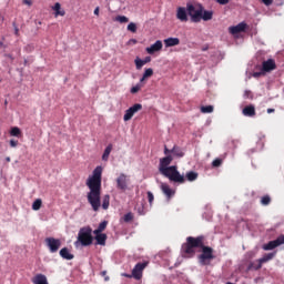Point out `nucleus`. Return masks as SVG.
I'll return each instance as SVG.
<instances>
[{
	"label": "nucleus",
	"mask_w": 284,
	"mask_h": 284,
	"mask_svg": "<svg viewBox=\"0 0 284 284\" xmlns=\"http://www.w3.org/2000/svg\"><path fill=\"white\" fill-rule=\"evenodd\" d=\"M99 12H100V9H99V7H97V8L94 9V11H93V14H95V17H99Z\"/></svg>",
	"instance_id": "3c124183"
},
{
	"label": "nucleus",
	"mask_w": 284,
	"mask_h": 284,
	"mask_svg": "<svg viewBox=\"0 0 284 284\" xmlns=\"http://www.w3.org/2000/svg\"><path fill=\"white\" fill-rule=\"evenodd\" d=\"M242 114H244V116H256V108H254L252 104L246 105L243 109Z\"/></svg>",
	"instance_id": "f3484780"
},
{
	"label": "nucleus",
	"mask_w": 284,
	"mask_h": 284,
	"mask_svg": "<svg viewBox=\"0 0 284 284\" xmlns=\"http://www.w3.org/2000/svg\"><path fill=\"white\" fill-rule=\"evenodd\" d=\"M262 70L263 72H272V70H276V62L272 59L264 61L262 63Z\"/></svg>",
	"instance_id": "4468645a"
},
{
	"label": "nucleus",
	"mask_w": 284,
	"mask_h": 284,
	"mask_svg": "<svg viewBox=\"0 0 284 284\" xmlns=\"http://www.w3.org/2000/svg\"><path fill=\"white\" fill-rule=\"evenodd\" d=\"M116 187L118 190H121L122 192H125L128 190V175L124 173H121L116 179Z\"/></svg>",
	"instance_id": "9b49d317"
},
{
	"label": "nucleus",
	"mask_w": 284,
	"mask_h": 284,
	"mask_svg": "<svg viewBox=\"0 0 284 284\" xmlns=\"http://www.w3.org/2000/svg\"><path fill=\"white\" fill-rule=\"evenodd\" d=\"M213 17H214V11H207L203 7V12L201 13V20H203V21H212Z\"/></svg>",
	"instance_id": "412c9836"
},
{
	"label": "nucleus",
	"mask_w": 284,
	"mask_h": 284,
	"mask_svg": "<svg viewBox=\"0 0 284 284\" xmlns=\"http://www.w3.org/2000/svg\"><path fill=\"white\" fill-rule=\"evenodd\" d=\"M122 220L124 221V223H130L132 221H134V215L132 213H126Z\"/></svg>",
	"instance_id": "f704fd0d"
},
{
	"label": "nucleus",
	"mask_w": 284,
	"mask_h": 284,
	"mask_svg": "<svg viewBox=\"0 0 284 284\" xmlns=\"http://www.w3.org/2000/svg\"><path fill=\"white\" fill-rule=\"evenodd\" d=\"M196 248L202 250V254L197 256L200 265H210L214 258V248L205 246V236L203 235L186 237V242L182 244L181 252L185 258H192L196 254Z\"/></svg>",
	"instance_id": "f257e3e1"
},
{
	"label": "nucleus",
	"mask_w": 284,
	"mask_h": 284,
	"mask_svg": "<svg viewBox=\"0 0 284 284\" xmlns=\"http://www.w3.org/2000/svg\"><path fill=\"white\" fill-rule=\"evenodd\" d=\"M52 10H54V16L55 17H65V10L61 9V3L57 2Z\"/></svg>",
	"instance_id": "5701e85b"
},
{
	"label": "nucleus",
	"mask_w": 284,
	"mask_h": 284,
	"mask_svg": "<svg viewBox=\"0 0 284 284\" xmlns=\"http://www.w3.org/2000/svg\"><path fill=\"white\" fill-rule=\"evenodd\" d=\"M141 110H143V105L140 103H135L132 106H130L123 116L124 121H131L132 116H134L136 114V112H141Z\"/></svg>",
	"instance_id": "1a4fd4ad"
},
{
	"label": "nucleus",
	"mask_w": 284,
	"mask_h": 284,
	"mask_svg": "<svg viewBox=\"0 0 284 284\" xmlns=\"http://www.w3.org/2000/svg\"><path fill=\"white\" fill-rule=\"evenodd\" d=\"M10 135L11 136H21V129H19V126H13L10 130Z\"/></svg>",
	"instance_id": "7c9ffc66"
},
{
	"label": "nucleus",
	"mask_w": 284,
	"mask_h": 284,
	"mask_svg": "<svg viewBox=\"0 0 284 284\" xmlns=\"http://www.w3.org/2000/svg\"><path fill=\"white\" fill-rule=\"evenodd\" d=\"M141 84H136L135 87L131 88V94H136V92L141 91Z\"/></svg>",
	"instance_id": "58836bf2"
},
{
	"label": "nucleus",
	"mask_w": 284,
	"mask_h": 284,
	"mask_svg": "<svg viewBox=\"0 0 284 284\" xmlns=\"http://www.w3.org/2000/svg\"><path fill=\"white\" fill-rule=\"evenodd\" d=\"M126 30H129V32L135 33L136 32V23H134V22L129 23L126 27Z\"/></svg>",
	"instance_id": "c9c22d12"
},
{
	"label": "nucleus",
	"mask_w": 284,
	"mask_h": 284,
	"mask_svg": "<svg viewBox=\"0 0 284 284\" xmlns=\"http://www.w3.org/2000/svg\"><path fill=\"white\" fill-rule=\"evenodd\" d=\"M41 205H43V201H41V199H37L33 204H32V210H34V212L41 210Z\"/></svg>",
	"instance_id": "c756f323"
},
{
	"label": "nucleus",
	"mask_w": 284,
	"mask_h": 284,
	"mask_svg": "<svg viewBox=\"0 0 284 284\" xmlns=\"http://www.w3.org/2000/svg\"><path fill=\"white\" fill-rule=\"evenodd\" d=\"M153 75H154V69L152 68L145 69L142 78L140 79V83H143L145 79H150V77H153Z\"/></svg>",
	"instance_id": "b1692460"
},
{
	"label": "nucleus",
	"mask_w": 284,
	"mask_h": 284,
	"mask_svg": "<svg viewBox=\"0 0 284 284\" xmlns=\"http://www.w3.org/2000/svg\"><path fill=\"white\" fill-rule=\"evenodd\" d=\"M274 256H276V252L265 254L263 257L257 260V263L250 264L248 270H255V271L261 270V267H263V263H267V262L272 261V258H274Z\"/></svg>",
	"instance_id": "0eeeda50"
},
{
	"label": "nucleus",
	"mask_w": 284,
	"mask_h": 284,
	"mask_svg": "<svg viewBox=\"0 0 284 284\" xmlns=\"http://www.w3.org/2000/svg\"><path fill=\"white\" fill-rule=\"evenodd\" d=\"M114 21H118V23H128L130 19L125 16H116Z\"/></svg>",
	"instance_id": "2f4dec72"
},
{
	"label": "nucleus",
	"mask_w": 284,
	"mask_h": 284,
	"mask_svg": "<svg viewBox=\"0 0 284 284\" xmlns=\"http://www.w3.org/2000/svg\"><path fill=\"white\" fill-rule=\"evenodd\" d=\"M95 235V245H105V241H108V235L105 233H98Z\"/></svg>",
	"instance_id": "aec40b11"
},
{
	"label": "nucleus",
	"mask_w": 284,
	"mask_h": 284,
	"mask_svg": "<svg viewBox=\"0 0 284 284\" xmlns=\"http://www.w3.org/2000/svg\"><path fill=\"white\" fill-rule=\"evenodd\" d=\"M14 26V34L16 37H19V27L16 26V23H13Z\"/></svg>",
	"instance_id": "49530a36"
},
{
	"label": "nucleus",
	"mask_w": 284,
	"mask_h": 284,
	"mask_svg": "<svg viewBox=\"0 0 284 284\" xmlns=\"http://www.w3.org/2000/svg\"><path fill=\"white\" fill-rule=\"evenodd\" d=\"M6 161H7V163H10V161H11L10 156H7Z\"/></svg>",
	"instance_id": "bf43d9fd"
},
{
	"label": "nucleus",
	"mask_w": 284,
	"mask_h": 284,
	"mask_svg": "<svg viewBox=\"0 0 284 284\" xmlns=\"http://www.w3.org/2000/svg\"><path fill=\"white\" fill-rule=\"evenodd\" d=\"M110 207V195L106 194L102 199V210H108Z\"/></svg>",
	"instance_id": "cd10ccee"
},
{
	"label": "nucleus",
	"mask_w": 284,
	"mask_h": 284,
	"mask_svg": "<svg viewBox=\"0 0 284 284\" xmlns=\"http://www.w3.org/2000/svg\"><path fill=\"white\" fill-rule=\"evenodd\" d=\"M272 112H275L274 109H267V114H272Z\"/></svg>",
	"instance_id": "6e6d98bb"
},
{
	"label": "nucleus",
	"mask_w": 284,
	"mask_h": 284,
	"mask_svg": "<svg viewBox=\"0 0 284 284\" xmlns=\"http://www.w3.org/2000/svg\"><path fill=\"white\" fill-rule=\"evenodd\" d=\"M199 179V173L191 171L186 173V180L192 182V181H196Z\"/></svg>",
	"instance_id": "bb28decb"
},
{
	"label": "nucleus",
	"mask_w": 284,
	"mask_h": 284,
	"mask_svg": "<svg viewBox=\"0 0 284 284\" xmlns=\"http://www.w3.org/2000/svg\"><path fill=\"white\" fill-rule=\"evenodd\" d=\"M181 40L179 38H168L164 40L165 48H174V45H179Z\"/></svg>",
	"instance_id": "6ab92c4d"
},
{
	"label": "nucleus",
	"mask_w": 284,
	"mask_h": 284,
	"mask_svg": "<svg viewBox=\"0 0 284 284\" xmlns=\"http://www.w3.org/2000/svg\"><path fill=\"white\" fill-rule=\"evenodd\" d=\"M78 241L83 245V247H88L92 245L94 237L92 236V227L85 226L80 229L78 233Z\"/></svg>",
	"instance_id": "20e7f679"
},
{
	"label": "nucleus",
	"mask_w": 284,
	"mask_h": 284,
	"mask_svg": "<svg viewBox=\"0 0 284 284\" xmlns=\"http://www.w3.org/2000/svg\"><path fill=\"white\" fill-rule=\"evenodd\" d=\"M24 6H32V0H23Z\"/></svg>",
	"instance_id": "8fccbe9b"
},
{
	"label": "nucleus",
	"mask_w": 284,
	"mask_h": 284,
	"mask_svg": "<svg viewBox=\"0 0 284 284\" xmlns=\"http://www.w3.org/2000/svg\"><path fill=\"white\" fill-rule=\"evenodd\" d=\"M148 267V262L138 263L132 270V276L135 281H141L143 278V270Z\"/></svg>",
	"instance_id": "6e6552de"
},
{
	"label": "nucleus",
	"mask_w": 284,
	"mask_h": 284,
	"mask_svg": "<svg viewBox=\"0 0 284 284\" xmlns=\"http://www.w3.org/2000/svg\"><path fill=\"white\" fill-rule=\"evenodd\" d=\"M244 99H254V95L252 94V91L245 90L244 91Z\"/></svg>",
	"instance_id": "a19ab883"
},
{
	"label": "nucleus",
	"mask_w": 284,
	"mask_h": 284,
	"mask_svg": "<svg viewBox=\"0 0 284 284\" xmlns=\"http://www.w3.org/2000/svg\"><path fill=\"white\" fill-rule=\"evenodd\" d=\"M202 114H212L214 112L213 105L201 106Z\"/></svg>",
	"instance_id": "c85d7f7f"
},
{
	"label": "nucleus",
	"mask_w": 284,
	"mask_h": 284,
	"mask_svg": "<svg viewBox=\"0 0 284 284\" xmlns=\"http://www.w3.org/2000/svg\"><path fill=\"white\" fill-rule=\"evenodd\" d=\"M186 12L191 18L192 23H201V14H203V4H189L186 6Z\"/></svg>",
	"instance_id": "39448f33"
},
{
	"label": "nucleus",
	"mask_w": 284,
	"mask_h": 284,
	"mask_svg": "<svg viewBox=\"0 0 284 284\" xmlns=\"http://www.w3.org/2000/svg\"><path fill=\"white\" fill-rule=\"evenodd\" d=\"M261 74H262L261 72H254V73H253V77H254L255 79H258V77H261Z\"/></svg>",
	"instance_id": "603ef678"
},
{
	"label": "nucleus",
	"mask_w": 284,
	"mask_h": 284,
	"mask_svg": "<svg viewBox=\"0 0 284 284\" xmlns=\"http://www.w3.org/2000/svg\"><path fill=\"white\" fill-rule=\"evenodd\" d=\"M270 203H272V197H270V195H264V196L261 199V204H262V205H270Z\"/></svg>",
	"instance_id": "72a5a7b5"
},
{
	"label": "nucleus",
	"mask_w": 284,
	"mask_h": 284,
	"mask_svg": "<svg viewBox=\"0 0 284 284\" xmlns=\"http://www.w3.org/2000/svg\"><path fill=\"white\" fill-rule=\"evenodd\" d=\"M163 50V42L161 40H156L151 47L146 48L148 54H154V52H161Z\"/></svg>",
	"instance_id": "ddd939ff"
},
{
	"label": "nucleus",
	"mask_w": 284,
	"mask_h": 284,
	"mask_svg": "<svg viewBox=\"0 0 284 284\" xmlns=\"http://www.w3.org/2000/svg\"><path fill=\"white\" fill-rule=\"evenodd\" d=\"M161 190H162L163 194L166 196L168 201H170V199H172V196H174V194H175L174 190H172L168 185V183H162Z\"/></svg>",
	"instance_id": "dca6fc26"
},
{
	"label": "nucleus",
	"mask_w": 284,
	"mask_h": 284,
	"mask_svg": "<svg viewBox=\"0 0 284 284\" xmlns=\"http://www.w3.org/2000/svg\"><path fill=\"white\" fill-rule=\"evenodd\" d=\"M221 165H223V160H221V159H215V160L212 162V166H213V168H221Z\"/></svg>",
	"instance_id": "e433bc0d"
},
{
	"label": "nucleus",
	"mask_w": 284,
	"mask_h": 284,
	"mask_svg": "<svg viewBox=\"0 0 284 284\" xmlns=\"http://www.w3.org/2000/svg\"><path fill=\"white\" fill-rule=\"evenodd\" d=\"M209 49H210V47L205 45L202 48V52H206V50H209Z\"/></svg>",
	"instance_id": "5fc2aeb1"
},
{
	"label": "nucleus",
	"mask_w": 284,
	"mask_h": 284,
	"mask_svg": "<svg viewBox=\"0 0 284 284\" xmlns=\"http://www.w3.org/2000/svg\"><path fill=\"white\" fill-rule=\"evenodd\" d=\"M148 200L150 205H152V203H154V194L151 191H148Z\"/></svg>",
	"instance_id": "ea45409f"
},
{
	"label": "nucleus",
	"mask_w": 284,
	"mask_h": 284,
	"mask_svg": "<svg viewBox=\"0 0 284 284\" xmlns=\"http://www.w3.org/2000/svg\"><path fill=\"white\" fill-rule=\"evenodd\" d=\"M215 2L220 6H227V3H230V0H215Z\"/></svg>",
	"instance_id": "79ce46f5"
},
{
	"label": "nucleus",
	"mask_w": 284,
	"mask_h": 284,
	"mask_svg": "<svg viewBox=\"0 0 284 284\" xmlns=\"http://www.w3.org/2000/svg\"><path fill=\"white\" fill-rule=\"evenodd\" d=\"M32 283H34V284H48V277H45V275H43V274H37L33 277Z\"/></svg>",
	"instance_id": "4be33fe9"
},
{
	"label": "nucleus",
	"mask_w": 284,
	"mask_h": 284,
	"mask_svg": "<svg viewBox=\"0 0 284 284\" xmlns=\"http://www.w3.org/2000/svg\"><path fill=\"white\" fill-rule=\"evenodd\" d=\"M111 152H112V144H109V145L105 148V150H104V152H103V154H102V161H108V160L110 159Z\"/></svg>",
	"instance_id": "a878e982"
},
{
	"label": "nucleus",
	"mask_w": 284,
	"mask_h": 284,
	"mask_svg": "<svg viewBox=\"0 0 284 284\" xmlns=\"http://www.w3.org/2000/svg\"><path fill=\"white\" fill-rule=\"evenodd\" d=\"M0 20L6 21V18L2 14H0Z\"/></svg>",
	"instance_id": "4d7b16f0"
},
{
	"label": "nucleus",
	"mask_w": 284,
	"mask_h": 284,
	"mask_svg": "<svg viewBox=\"0 0 284 284\" xmlns=\"http://www.w3.org/2000/svg\"><path fill=\"white\" fill-rule=\"evenodd\" d=\"M102 274L105 275V272H103Z\"/></svg>",
	"instance_id": "680f3d73"
},
{
	"label": "nucleus",
	"mask_w": 284,
	"mask_h": 284,
	"mask_svg": "<svg viewBox=\"0 0 284 284\" xmlns=\"http://www.w3.org/2000/svg\"><path fill=\"white\" fill-rule=\"evenodd\" d=\"M122 276H124V278H134V275L128 274V273H123Z\"/></svg>",
	"instance_id": "a18cd8bd"
},
{
	"label": "nucleus",
	"mask_w": 284,
	"mask_h": 284,
	"mask_svg": "<svg viewBox=\"0 0 284 284\" xmlns=\"http://www.w3.org/2000/svg\"><path fill=\"white\" fill-rule=\"evenodd\" d=\"M172 161H174V158L172 155H166L162 159H160V164H159V172L169 181L172 183H180L183 184L185 183V176L179 172V168L176 165H171Z\"/></svg>",
	"instance_id": "7ed1b4c3"
},
{
	"label": "nucleus",
	"mask_w": 284,
	"mask_h": 284,
	"mask_svg": "<svg viewBox=\"0 0 284 284\" xmlns=\"http://www.w3.org/2000/svg\"><path fill=\"white\" fill-rule=\"evenodd\" d=\"M103 174V168L97 166L93 170L92 176L87 180V186L89 192L87 194V201L91 205L93 212H99L101 209V176Z\"/></svg>",
	"instance_id": "f03ea898"
},
{
	"label": "nucleus",
	"mask_w": 284,
	"mask_h": 284,
	"mask_svg": "<svg viewBox=\"0 0 284 284\" xmlns=\"http://www.w3.org/2000/svg\"><path fill=\"white\" fill-rule=\"evenodd\" d=\"M4 57H6L7 59H10L11 61H14V57H12L11 53H7V54H4Z\"/></svg>",
	"instance_id": "de8ad7c7"
},
{
	"label": "nucleus",
	"mask_w": 284,
	"mask_h": 284,
	"mask_svg": "<svg viewBox=\"0 0 284 284\" xmlns=\"http://www.w3.org/2000/svg\"><path fill=\"white\" fill-rule=\"evenodd\" d=\"M105 281H109V277H105Z\"/></svg>",
	"instance_id": "052dcab7"
},
{
	"label": "nucleus",
	"mask_w": 284,
	"mask_h": 284,
	"mask_svg": "<svg viewBox=\"0 0 284 284\" xmlns=\"http://www.w3.org/2000/svg\"><path fill=\"white\" fill-rule=\"evenodd\" d=\"M44 243L51 254H57L61 250V241L59 239L47 237Z\"/></svg>",
	"instance_id": "423d86ee"
},
{
	"label": "nucleus",
	"mask_w": 284,
	"mask_h": 284,
	"mask_svg": "<svg viewBox=\"0 0 284 284\" xmlns=\"http://www.w3.org/2000/svg\"><path fill=\"white\" fill-rule=\"evenodd\" d=\"M246 28H247V23L241 22L234 27H230L229 32L231 34H241V32H245Z\"/></svg>",
	"instance_id": "f8f14e48"
},
{
	"label": "nucleus",
	"mask_w": 284,
	"mask_h": 284,
	"mask_svg": "<svg viewBox=\"0 0 284 284\" xmlns=\"http://www.w3.org/2000/svg\"><path fill=\"white\" fill-rule=\"evenodd\" d=\"M284 245V235H280L276 240L270 241L267 244L263 245V250L268 252L270 250H276V247Z\"/></svg>",
	"instance_id": "9d476101"
},
{
	"label": "nucleus",
	"mask_w": 284,
	"mask_h": 284,
	"mask_svg": "<svg viewBox=\"0 0 284 284\" xmlns=\"http://www.w3.org/2000/svg\"><path fill=\"white\" fill-rule=\"evenodd\" d=\"M105 227H108V221L101 222L98 229L93 231V234H102L103 232H105Z\"/></svg>",
	"instance_id": "393cba45"
},
{
	"label": "nucleus",
	"mask_w": 284,
	"mask_h": 284,
	"mask_svg": "<svg viewBox=\"0 0 284 284\" xmlns=\"http://www.w3.org/2000/svg\"><path fill=\"white\" fill-rule=\"evenodd\" d=\"M170 153H172V150H169V149H166V146L164 148V154H166V156H168V154H170Z\"/></svg>",
	"instance_id": "864d4df0"
},
{
	"label": "nucleus",
	"mask_w": 284,
	"mask_h": 284,
	"mask_svg": "<svg viewBox=\"0 0 284 284\" xmlns=\"http://www.w3.org/2000/svg\"><path fill=\"white\" fill-rule=\"evenodd\" d=\"M264 6H272L274 3V0H262Z\"/></svg>",
	"instance_id": "c03bdc74"
},
{
	"label": "nucleus",
	"mask_w": 284,
	"mask_h": 284,
	"mask_svg": "<svg viewBox=\"0 0 284 284\" xmlns=\"http://www.w3.org/2000/svg\"><path fill=\"white\" fill-rule=\"evenodd\" d=\"M142 61H144V65H145L146 63H150V61H152V58L146 57Z\"/></svg>",
	"instance_id": "09e8293b"
},
{
	"label": "nucleus",
	"mask_w": 284,
	"mask_h": 284,
	"mask_svg": "<svg viewBox=\"0 0 284 284\" xmlns=\"http://www.w3.org/2000/svg\"><path fill=\"white\" fill-rule=\"evenodd\" d=\"M0 48H6V44H3L2 41H0Z\"/></svg>",
	"instance_id": "13d9d810"
},
{
	"label": "nucleus",
	"mask_w": 284,
	"mask_h": 284,
	"mask_svg": "<svg viewBox=\"0 0 284 284\" xmlns=\"http://www.w3.org/2000/svg\"><path fill=\"white\" fill-rule=\"evenodd\" d=\"M171 153L172 154H175L176 156H183V153L181 152V150H179V148L174 146L172 150H171Z\"/></svg>",
	"instance_id": "4c0bfd02"
},
{
	"label": "nucleus",
	"mask_w": 284,
	"mask_h": 284,
	"mask_svg": "<svg viewBox=\"0 0 284 284\" xmlns=\"http://www.w3.org/2000/svg\"><path fill=\"white\" fill-rule=\"evenodd\" d=\"M134 63H135L136 70H141V68H143V65H145V62L143 60H141L140 58H136L134 60Z\"/></svg>",
	"instance_id": "473e14b6"
},
{
	"label": "nucleus",
	"mask_w": 284,
	"mask_h": 284,
	"mask_svg": "<svg viewBox=\"0 0 284 284\" xmlns=\"http://www.w3.org/2000/svg\"><path fill=\"white\" fill-rule=\"evenodd\" d=\"M176 19L182 21V23L187 22V10H185L183 7H179L176 11Z\"/></svg>",
	"instance_id": "2eb2a0df"
},
{
	"label": "nucleus",
	"mask_w": 284,
	"mask_h": 284,
	"mask_svg": "<svg viewBox=\"0 0 284 284\" xmlns=\"http://www.w3.org/2000/svg\"><path fill=\"white\" fill-rule=\"evenodd\" d=\"M10 145H11V148H17V145H19V141L10 140Z\"/></svg>",
	"instance_id": "37998d69"
},
{
	"label": "nucleus",
	"mask_w": 284,
	"mask_h": 284,
	"mask_svg": "<svg viewBox=\"0 0 284 284\" xmlns=\"http://www.w3.org/2000/svg\"><path fill=\"white\" fill-rule=\"evenodd\" d=\"M60 256L61 258H64V261H72V258H74V254L70 253V250L68 247H63L60 250Z\"/></svg>",
	"instance_id": "a211bd4d"
}]
</instances>
